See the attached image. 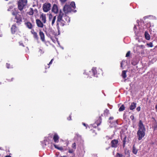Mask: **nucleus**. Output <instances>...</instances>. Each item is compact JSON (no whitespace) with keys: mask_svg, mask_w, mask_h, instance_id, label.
Instances as JSON below:
<instances>
[{"mask_svg":"<svg viewBox=\"0 0 157 157\" xmlns=\"http://www.w3.org/2000/svg\"><path fill=\"white\" fill-rule=\"evenodd\" d=\"M33 35L34 38H35L37 40H38L39 38L37 33L36 32H34L33 34Z\"/></svg>","mask_w":157,"mask_h":157,"instance_id":"nucleus-26","label":"nucleus"},{"mask_svg":"<svg viewBox=\"0 0 157 157\" xmlns=\"http://www.w3.org/2000/svg\"><path fill=\"white\" fill-rule=\"evenodd\" d=\"M85 74V72H84V74Z\"/></svg>","mask_w":157,"mask_h":157,"instance_id":"nucleus-56","label":"nucleus"},{"mask_svg":"<svg viewBox=\"0 0 157 157\" xmlns=\"http://www.w3.org/2000/svg\"><path fill=\"white\" fill-rule=\"evenodd\" d=\"M53 60H54L53 59H51V60L50 62L48 64V65H49L52 64Z\"/></svg>","mask_w":157,"mask_h":157,"instance_id":"nucleus-41","label":"nucleus"},{"mask_svg":"<svg viewBox=\"0 0 157 157\" xmlns=\"http://www.w3.org/2000/svg\"><path fill=\"white\" fill-rule=\"evenodd\" d=\"M82 124L84 126L86 127L87 125L86 124L82 123Z\"/></svg>","mask_w":157,"mask_h":157,"instance_id":"nucleus-46","label":"nucleus"},{"mask_svg":"<svg viewBox=\"0 0 157 157\" xmlns=\"http://www.w3.org/2000/svg\"><path fill=\"white\" fill-rule=\"evenodd\" d=\"M20 45H21V46H23V47L24 46V45H23V44H22V43H20Z\"/></svg>","mask_w":157,"mask_h":157,"instance_id":"nucleus-50","label":"nucleus"},{"mask_svg":"<svg viewBox=\"0 0 157 157\" xmlns=\"http://www.w3.org/2000/svg\"><path fill=\"white\" fill-rule=\"evenodd\" d=\"M0 36H1V35H0Z\"/></svg>","mask_w":157,"mask_h":157,"instance_id":"nucleus-57","label":"nucleus"},{"mask_svg":"<svg viewBox=\"0 0 157 157\" xmlns=\"http://www.w3.org/2000/svg\"><path fill=\"white\" fill-rule=\"evenodd\" d=\"M92 72L93 73L95 77H97V70H96V68L93 67L92 69Z\"/></svg>","mask_w":157,"mask_h":157,"instance_id":"nucleus-18","label":"nucleus"},{"mask_svg":"<svg viewBox=\"0 0 157 157\" xmlns=\"http://www.w3.org/2000/svg\"><path fill=\"white\" fill-rule=\"evenodd\" d=\"M39 35L41 40L43 41H45V37L44 33L40 31L39 32Z\"/></svg>","mask_w":157,"mask_h":157,"instance_id":"nucleus-16","label":"nucleus"},{"mask_svg":"<svg viewBox=\"0 0 157 157\" xmlns=\"http://www.w3.org/2000/svg\"><path fill=\"white\" fill-rule=\"evenodd\" d=\"M74 150H74L73 149H71V150H69L68 152H69V153H72L73 152V151H74Z\"/></svg>","mask_w":157,"mask_h":157,"instance_id":"nucleus-37","label":"nucleus"},{"mask_svg":"<svg viewBox=\"0 0 157 157\" xmlns=\"http://www.w3.org/2000/svg\"><path fill=\"white\" fill-rule=\"evenodd\" d=\"M67 120H71V115H70L69 117L67 118Z\"/></svg>","mask_w":157,"mask_h":157,"instance_id":"nucleus-44","label":"nucleus"},{"mask_svg":"<svg viewBox=\"0 0 157 157\" xmlns=\"http://www.w3.org/2000/svg\"><path fill=\"white\" fill-rule=\"evenodd\" d=\"M145 36L147 40H149L150 39V36L147 32H145Z\"/></svg>","mask_w":157,"mask_h":157,"instance_id":"nucleus-19","label":"nucleus"},{"mask_svg":"<svg viewBox=\"0 0 157 157\" xmlns=\"http://www.w3.org/2000/svg\"><path fill=\"white\" fill-rule=\"evenodd\" d=\"M47 35L53 41V36L55 35L54 32L53 30H50L49 33H47Z\"/></svg>","mask_w":157,"mask_h":157,"instance_id":"nucleus-9","label":"nucleus"},{"mask_svg":"<svg viewBox=\"0 0 157 157\" xmlns=\"http://www.w3.org/2000/svg\"><path fill=\"white\" fill-rule=\"evenodd\" d=\"M17 30L15 24L13 25L11 28V31L13 34Z\"/></svg>","mask_w":157,"mask_h":157,"instance_id":"nucleus-15","label":"nucleus"},{"mask_svg":"<svg viewBox=\"0 0 157 157\" xmlns=\"http://www.w3.org/2000/svg\"><path fill=\"white\" fill-rule=\"evenodd\" d=\"M126 144L123 143V147L124 148L125 147V144Z\"/></svg>","mask_w":157,"mask_h":157,"instance_id":"nucleus-49","label":"nucleus"},{"mask_svg":"<svg viewBox=\"0 0 157 157\" xmlns=\"http://www.w3.org/2000/svg\"><path fill=\"white\" fill-rule=\"evenodd\" d=\"M136 103L134 102L132 103L129 107L130 109L131 110H132L134 109L136 106Z\"/></svg>","mask_w":157,"mask_h":157,"instance_id":"nucleus-17","label":"nucleus"},{"mask_svg":"<svg viewBox=\"0 0 157 157\" xmlns=\"http://www.w3.org/2000/svg\"><path fill=\"white\" fill-rule=\"evenodd\" d=\"M51 7V4L48 3H45L43 5L42 7L44 12H47L50 10Z\"/></svg>","mask_w":157,"mask_h":157,"instance_id":"nucleus-4","label":"nucleus"},{"mask_svg":"<svg viewBox=\"0 0 157 157\" xmlns=\"http://www.w3.org/2000/svg\"><path fill=\"white\" fill-rule=\"evenodd\" d=\"M130 51H128L126 54V57H128L130 55Z\"/></svg>","mask_w":157,"mask_h":157,"instance_id":"nucleus-35","label":"nucleus"},{"mask_svg":"<svg viewBox=\"0 0 157 157\" xmlns=\"http://www.w3.org/2000/svg\"><path fill=\"white\" fill-rule=\"evenodd\" d=\"M70 6L72 9H75V5L74 2H72Z\"/></svg>","mask_w":157,"mask_h":157,"instance_id":"nucleus-21","label":"nucleus"},{"mask_svg":"<svg viewBox=\"0 0 157 157\" xmlns=\"http://www.w3.org/2000/svg\"><path fill=\"white\" fill-rule=\"evenodd\" d=\"M126 137H125L124 138L123 140V143H124L126 144Z\"/></svg>","mask_w":157,"mask_h":157,"instance_id":"nucleus-36","label":"nucleus"},{"mask_svg":"<svg viewBox=\"0 0 157 157\" xmlns=\"http://www.w3.org/2000/svg\"><path fill=\"white\" fill-rule=\"evenodd\" d=\"M117 157H125L124 156L121 154H120L119 153H117Z\"/></svg>","mask_w":157,"mask_h":157,"instance_id":"nucleus-30","label":"nucleus"},{"mask_svg":"<svg viewBox=\"0 0 157 157\" xmlns=\"http://www.w3.org/2000/svg\"><path fill=\"white\" fill-rule=\"evenodd\" d=\"M13 8V6H9L7 10L8 11H11Z\"/></svg>","mask_w":157,"mask_h":157,"instance_id":"nucleus-28","label":"nucleus"},{"mask_svg":"<svg viewBox=\"0 0 157 157\" xmlns=\"http://www.w3.org/2000/svg\"><path fill=\"white\" fill-rule=\"evenodd\" d=\"M76 144L75 143H74L72 144V147L73 148V149L75 150L76 149Z\"/></svg>","mask_w":157,"mask_h":157,"instance_id":"nucleus-29","label":"nucleus"},{"mask_svg":"<svg viewBox=\"0 0 157 157\" xmlns=\"http://www.w3.org/2000/svg\"><path fill=\"white\" fill-rule=\"evenodd\" d=\"M125 109V107L123 105H122L119 109V111L120 112L124 110Z\"/></svg>","mask_w":157,"mask_h":157,"instance_id":"nucleus-25","label":"nucleus"},{"mask_svg":"<svg viewBox=\"0 0 157 157\" xmlns=\"http://www.w3.org/2000/svg\"><path fill=\"white\" fill-rule=\"evenodd\" d=\"M139 47H140V48H141L142 49H144L145 48V46L142 45L139 46Z\"/></svg>","mask_w":157,"mask_h":157,"instance_id":"nucleus-39","label":"nucleus"},{"mask_svg":"<svg viewBox=\"0 0 157 157\" xmlns=\"http://www.w3.org/2000/svg\"><path fill=\"white\" fill-rule=\"evenodd\" d=\"M141 108L140 106L136 108V110L138 111H140V110Z\"/></svg>","mask_w":157,"mask_h":157,"instance_id":"nucleus-40","label":"nucleus"},{"mask_svg":"<svg viewBox=\"0 0 157 157\" xmlns=\"http://www.w3.org/2000/svg\"><path fill=\"white\" fill-rule=\"evenodd\" d=\"M99 124L97 123V125L98 126L99 125Z\"/></svg>","mask_w":157,"mask_h":157,"instance_id":"nucleus-53","label":"nucleus"},{"mask_svg":"<svg viewBox=\"0 0 157 157\" xmlns=\"http://www.w3.org/2000/svg\"><path fill=\"white\" fill-rule=\"evenodd\" d=\"M27 0H19L18 2V9L21 11L22 10L26 5Z\"/></svg>","mask_w":157,"mask_h":157,"instance_id":"nucleus-3","label":"nucleus"},{"mask_svg":"<svg viewBox=\"0 0 157 157\" xmlns=\"http://www.w3.org/2000/svg\"><path fill=\"white\" fill-rule=\"evenodd\" d=\"M15 19L17 20L16 23L18 24H20L22 22L21 18V16L19 15H16L15 16Z\"/></svg>","mask_w":157,"mask_h":157,"instance_id":"nucleus-12","label":"nucleus"},{"mask_svg":"<svg viewBox=\"0 0 157 157\" xmlns=\"http://www.w3.org/2000/svg\"><path fill=\"white\" fill-rule=\"evenodd\" d=\"M126 72H127V71H123L122 72L121 75H122V77L124 78H125L127 77V75H126Z\"/></svg>","mask_w":157,"mask_h":157,"instance_id":"nucleus-20","label":"nucleus"},{"mask_svg":"<svg viewBox=\"0 0 157 157\" xmlns=\"http://www.w3.org/2000/svg\"><path fill=\"white\" fill-rule=\"evenodd\" d=\"M147 46L150 47H152L153 46V44L151 42H150L149 43H147Z\"/></svg>","mask_w":157,"mask_h":157,"instance_id":"nucleus-32","label":"nucleus"},{"mask_svg":"<svg viewBox=\"0 0 157 157\" xmlns=\"http://www.w3.org/2000/svg\"><path fill=\"white\" fill-rule=\"evenodd\" d=\"M54 146L55 148H56L58 150H59L60 151H62V150H63V147H58L57 146V145H55V144L54 145Z\"/></svg>","mask_w":157,"mask_h":157,"instance_id":"nucleus-27","label":"nucleus"},{"mask_svg":"<svg viewBox=\"0 0 157 157\" xmlns=\"http://www.w3.org/2000/svg\"><path fill=\"white\" fill-rule=\"evenodd\" d=\"M110 148V147H109L108 148H106V150H108L109 148Z\"/></svg>","mask_w":157,"mask_h":157,"instance_id":"nucleus-54","label":"nucleus"},{"mask_svg":"<svg viewBox=\"0 0 157 157\" xmlns=\"http://www.w3.org/2000/svg\"><path fill=\"white\" fill-rule=\"evenodd\" d=\"M1 147H0V150L1 149Z\"/></svg>","mask_w":157,"mask_h":157,"instance_id":"nucleus-55","label":"nucleus"},{"mask_svg":"<svg viewBox=\"0 0 157 157\" xmlns=\"http://www.w3.org/2000/svg\"><path fill=\"white\" fill-rule=\"evenodd\" d=\"M137 150L136 148L134 145H133L132 147V152L133 153L135 154H136L137 152Z\"/></svg>","mask_w":157,"mask_h":157,"instance_id":"nucleus-22","label":"nucleus"},{"mask_svg":"<svg viewBox=\"0 0 157 157\" xmlns=\"http://www.w3.org/2000/svg\"><path fill=\"white\" fill-rule=\"evenodd\" d=\"M146 129L145 126L141 120L139 121L138 124V130L137 135L138 140H141L144 136Z\"/></svg>","mask_w":157,"mask_h":157,"instance_id":"nucleus-2","label":"nucleus"},{"mask_svg":"<svg viewBox=\"0 0 157 157\" xmlns=\"http://www.w3.org/2000/svg\"><path fill=\"white\" fill-rule=\"evenodd\" d=\"M61 157H67L66 156H61Z\"/></svg>","mask_w":157,"mask_h":157,"instance_id":"nucleus-52","label":"nucleus"},{"mask_svg":"<svg viewBox=\"0 0 157 157\" xmlns=\"http://www.w3.org/2000/svg\"><path fill=\"white\" fill-rule=\"evenodd\" d=\"M40 20L45 24L46 22V17L45 14L42 13L40 15Z\"/></svg>","mask_w":157,"mask_h":157,"instance_id":"nucleus-10","label":"nucleus"},{"mask_svg":"<svg viewBox=\"0 0 157 157\" xmlns=\"http://www.w3.org/2000/svg\"><path fill=\"white\" fill-rule=\"evenodd\" d=\"M25 25L26 27L30 29H32L33 28L32 24L29 22H27L25 23Z\"/></svg>","mask_w":157,"mask_h":157,"instance_id":"nucleus-14","label":"nucleus"},{"mask_svg":"<svg viewBox=\"0 0 157 157\" xmlns=\"http://www.w3.org/2000/svg\"><path fill=\"white\" fill-rule=\"evenodd\" d=\"M118 141L117 140H113L111 142V147H112L116 148L118 144Z\"/></svg>","mask_w":157,"mask_h":157,"instance_id":"nucleus-7","label":"nucleus"},{"mask_svg":"<svg viewBox=\"0 0 157 157\" xmlns=\"http://www.w3.org/2000/svg\"><path fill=\"white\" fill-rule=\"evenodd\" d=\"M36 25L38 27L41 28H42L44 27V23L40 20L36 19Z\"/></svg>","mask_w":157,"mask_h":157,"instance_id":"nucleus-8","label":"nucleus"},{"mask_svg":"<svg viewBox=\"0 0 157 157\" xmlns=\"http://www.w3.org/2000/svg\"><path fill=\"white\" fill-rule=\"evenodd\" d=\"M113 117H110L109 118V122L111 124H112V123H113V125H115V124L117 123V121H114L113 122H112L111 120H113Z\"/></svg>","mask_w":157,"mask_h":157,"instance_id":"nucleus-23","label":"nucleus"},{"mask_svg":"<svg viewBox=\"0 0 157 157\" xmlns=\"http://www.w3.org/2000/svg\"><path fill=\"white\" fill-rule=\"evenodd\" d=\"M109 113V110L108 109H106L104 111V114L107 115Z\"/></svg>","mask_w":157,"mask_h":157,"instance_id":"nucleus-31","label":"nucleus"},{"mask_svg":"<svg viewBox=\"0 0 157 157\" xmlns=\"http://www.w3.org/2000/svg\"><path fill=\"white\" fill-rule=\"evenodd\" d=\"M12 14H13V15H15V16H16V15H18V14H17V12H14V11H13V12L12 13Z\"/></svg>","mask_w":157,"mask_h":157,"instance_id":"nucleus-38","label":"nucleus"},{"mask_svg":"<svg viewBox=\"0 0 157 157\" xmlns=\"http://www.w3.org/2000/svg\"><path fill=\"white\" fill-rule=\"evenodd\" d=\"M52 11L55 14L58 13L59 11V10L56 5L55 4L53 5L52 9Z\"/></svg>","mask_w":157,"mask_h":157,"instance_id":"nucleus-11","label":"nucleus"},{"mask_svg":"<svg viewBox=\"0 0 157 157\" xmlns=\"http://www.w3.org/2000/svg\"><path fill=\"white\" fill-rule=\"evenodd\" d=\"M56 21V26L58 30H59V25L62 26L66 25L70 21V18L63 13L61 10L60 11L59 15L57 16Z\"/></svg>","mask_w":157,"mask_h":157,"instance_id":"nucleus-1","label":"nucleus"},{"mask_svg":"<svg viewBox=\"0 0 157 157\" xmlns=\"http://www.w3.org/2000/svg\"><path fill=\"white\" fill-rule=\"evenodd\" d=\"M136 26L135 25L134 27V30L135 31V33H136V35L137 34V33L136 31Z\"/></svg>","mask_w":157,"mask_h":157,"instance_id":"nucleus-34","label":"nucleus"},{"mask_svg":"<svg viewBox=\"0 0 157 157\" xmlns=\"http://www.w3.org/2000/svg\"><path fill=\"white\" fill-rule=\"evenodd\" d=\"M56 16H55L53 17V15L51 14H50L49 15V21L51 22V25L52 26H53L55 24L56 19Z\"/></svg>","mask_w":157,"mask_h":157,"instance_id":"nucleus-5","label":"nucleus"},{"mask_svg":"<svg viewBox=\"0 0 157 157\" xmlns=\"http://www.w3.org/2000/svg\"><path fill=\"white\" fill-rule=\"evenodd\" d=\"M59 137L57 133H55L53 137V140L55 143H58L59 141Z\"/></svg>","mask_w":157,"mask_h":157,"instance_id":"nucleus-13","label":"nucleus"},{"mask_svg":"<svg viewBox=\"0 0 157 157\" xmlns=\"http://www.w3.org/2000/svg\"><path fill=\"white\" fill-rule=\"evenodd\" d=\"M72 10V9L69 5H65L63 8V10L65 13H67L71 12Z\"/></svg>","mask_w":157,"mask_h":157,"instance_id":"nucleus-6","label":"nucleus"},{"mask_svg":"<svg viewBox=\"0 0 157 157\" xmlns=\"http://www.w3.org/2000/svg\"><path fill=\"white\" fill-rule=\"evenodd\" d=\"M34 13L33 10L32 8H30L29 11L28 12V14L29 15H33Z\"/></svg>","mask_w":157,"mask_h":157,"instance_id":"nucleus-24","label":"nucleus"},{"mask_svg":"<svg viewBox=\"0 0 157 157\" xmlns=\"http://www.w3.org/2000/svg\"><path fill=\"white\" fill-rule=\"evenodd\" d=\"M125 61H124V60H123L122 62H121V67H123V62H124Z\"/></svg>","mask_w":157,"mask_h":157,"instance_id":"nucleus-43","label":"nucleus"},{"mask_svg":"<svg viewBox=\"0 0 157 157\" xmlns=\"http://www.w3.org/2000/svg\"><path fill=\"white\" fill-rule=\"evenodd\" d=\"M131 118L132 117V119H134V116H132L130 117Z\"/></svg>","mask_w":157,"mask_h":157,"instance_id":"nucleus-51","label":"nucleus"},{"mask_svg":"<svg viewBox=\"0 0 157 157\" xmlns=\"http://www.w3.org/2000/svg\"><path fill=\"white\" fill-rule=\"evenodd\" d=\"M155 109L156 110V111L157 112V104L155 106Z\"/></svg>","mask_w":157,"mask_h":157,"instance_id":"nucleus-48","label":"nucleus"},{"mask_svg":"<svg viewBox=\"0 0 157 157\" xmlns=\"http://www.w3.org/2000/svg\"><path fill=\"white\" fill-rule=\"evenodd\" d=\"M67 0H60L62 2H65Z\"/></svg>","mask_w":157,"mask_h":157,"instance_id":"nucleus-47","label":"nucleus"},{"mask_svg":"<svg viewBox=\"0 0 157 157\" xmlns=\"http://www.w3.org/2000/svg\"><path fill=\"white\" fill-rule=\"evenodd\" d=\"M31 33L33 34V33L34 32H35V31H34V29H32L31 30Z\"/></svg>","mask_w":157,"mask_h":157,"instance_id":"nucleus-45","label":"nucleus"},{"mask_svg":"<svg viewBox=\"0 0 157 157\" xmlns=\"http://www.w3.org/2000/svg\"><path fill=\"white\" fill-rule=\"evenodd\" d=\"M10 64H8L7 63L6 64V67L7 68H10Z\"/></svg>","mask_w":157,"mask_h":157,"instance_id":"nucleus-42","label":"nucleus"},{"mask_svg":"<svg viewBox=\"0 0 157 157\" xmlns=\"http://www.w3.org/2000/svg\"><path fill=\"white\" fill-rule=\"evenodd\" d=\"M39 52L40 53V54H42L44 53V51L41 48L39 49Z\"/></svg>","mask_w":157,"mask_h":157,"instance_id":"nucleus-33","label":"nucleus"}]
</instances>
